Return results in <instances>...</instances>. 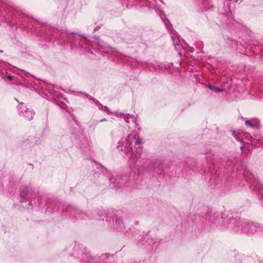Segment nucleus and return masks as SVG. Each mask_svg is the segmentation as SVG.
I'll list each match as a JSON object with an SVG mask.
<instances>
[{"mask_svg": "<svg viewBox=\"0 0 263 263\" xmlns=\"http://www.w3.org/2000/svg\"><path fill=\"white\" fill-rule=\"evenodd\" d=\"M204 154L206 155V160L208 163L210 162L212 160V157H214L215 156L214 153H212L211 151L205 153Z\"/></svg>", "mask_w": 263, "mask_h": 263, "instance_id": "nucleus-21", "label": "nucleus"}, {"mask_svg": "<svg viewBox=\"0 0 263 263\" xmlns=\"http://www.w3.org/2000/svg\"><path fill=\"white\" fill-rule=\"evenodd\" d=\"M135 152L132 150V148L126 147L125 149V154L128 159V165L131 170L134 171H139L141 168L151 171L152 163L151 155L148 153L142 151L140 146Z\"/></svg>", "mask_w": 263, "mask_h": 263, "instance_id": "nucleus-3", "label": "nucleus"}, {"mask_svg": "<svg viewBox=\"0 0 263 263\" xmlns=\"http://www.w3.org/2000/svg\"><path fill=\"white\" fill-rule=\"evenodd\" d=\"M29 165H30V166H32V168H33V165L31 163L29 164Z\"/></svg>", "mask_w": 263, "mask_h": 263, "instance_id": "nucleus-38", "label": "nucleus"}, {"mask_svg": "<svg viewBox=\"0 0 263 263\" xmlns=\"http://www.w3.org/2000/svg\"><path fill=\"white\" fill-rule=\"evenodd\" d=\"M98 47L100 48V50H102L103 52H108L109 51V49H110V47L106 44L105 43L100 41L97 43Z\"/></svg>", "mask_w": 263, "mask_h": 263, "instance_id": "nucleus-17", "label": "nucleus"}, {"mask_svg": "<svg viewBox=\"0 0 263 263\" xmlns=\"http://www.w3.org/2000/svg\"><path fill=\"white\" fill-rule=\"evenodd\" d=\"M263 233V224L252 221L250 235Z\"/></svg>", "mask_w": 263, "mask_h": 263, "instance_id": "nucleus-16", "label": "nucleus"}, {"mask_svg": "<svg viewBox=\"0 0 263 263\" xmlns=\"http://www.w3.org/2000/svg\"><path fill=\"white\" fill-rule=\"evenodd\" d=\"M104 170L109 177V186L111 188L119 187L122 186L124 183H126V176H119L116 174H112L109 172L106 168L103 166H100V171L103 173V171Z\"/></svg>", "mask_w": 263, "mask_h": 263, "instance_id": "nucleus-9", "label": "nucleus"}, {"mask_svg": "<svg viewBox=\"0 0 263 263\" xmlns=\"http://www.w3.org/2000/svg\"><path fill=\"white\" fill-rule=\"evenodd\" d=\"M105 217V222L104 225L107 227L113 228L118 232H122L125 229L124 223L122 220L116 215L109 216L107 215Z\"/></svg>", "mask_w": 263, "mask_h": 263, "instance_id": "nucleus-10", "label": "nucleus"}, {"mask_svg": "<svg viewBox=\"0 0 263 263\" xmlns=\"http://www.w3.org/2000/svg\"><path fill=\"white\" fill-rule=\"evenodd\" d=\"M243 176L246 179L247 181H248L250 179V176H253L251 173H250L249 171L245 170L243 172Z\"/></svg>", "mask_w": 263, "mask_h": 263, "instance_id": "nucleus-23", "label": "nucleus"}, {"mask_svg": "<svg viewBox=\"0 0 263 263\" xmlns=\"http://www.w3.org/2000/svg\"><path fill=\"white\" fill-rule=\"evenodd\" d=\"M171 37H172V40H173V43H174V44L175 45L176 44H178V43L177 42H176H176H175V40H174V36H172Z\"/></svg>", "mask_w": 263, "mask_h": 263, "instance_id": "nucleus-33", "label": "nucleus"}, {"mask_svg": "<svg viewBox=\"0 0 263 263\" xmlns=\"http://www.w3.org/2000/svg\"><path fill=\"white\" fill-rule=\"evenodd\" d=\"M125 146H124V149H125V147H126L127 146L132 148V145H133V143H134V144L135 145H137L140 144H141L142 142V139L136 138V135H129V134L128 135L127 137L125 138ZM121 142H122V141H121L118 143L119 145L117 146V148L119 150L120 149L121 151H123V149L122 148L123 144L121 145ZM132 150L133 151V148H132ZM124 151L125 152V149H124Z\"/></svg>", "mask_w": 263, "mask_h": 263, "instance_id": "nucleus-12", "label": "nucleus"}, {"mask_svg": "<svg viewBox=\"0 0 263 263\" xmlns=\"http://www.w3.org/2000/svg\"><path fill=\"white\" fill-rule=\"evenodd\" d=\"M253 191L257 195L262 206H263V184L259 182H256L254 186Z\"/></svg>", "mask_w": 263, "mask_h": 263, "instance_id": "nucleus-14", "label": "nucleus"}, {"mask_svg": "<svg viewBox=\"0 0 263 263\" xmlns=\"http://www.w3.org/2000/svg\"><path fill=\"white\" fill-rule=\"evenodd\" d=\"M99 109L101 110H104V106L102 104V106H98Z\"/></svg>", "mask_w": 263, "mask_h": 263, "instance_id": "nucleus-31", "label": "nucleus"}, {"mask_svg": "<svg viewBox=\"0 0 263 263\" xmlns=\"http://www.w3.org/2000/svg\"><path fill=\"white\" fill-rule=\"evenodd\" d=\"M91 100L93 101L94 103L96 104L98 106H102V104H101L97 99L93 98V99H91Z\"/></svg>", "mask_w": 263, "mask_h": 263, "instance_id": "nucleus-25", "label": "nucleus"}, {"mask_svg": "<svg viewBox=\"0 0 263 263\" xmlns=\"http://www.w3.org/2000/svg\"><path fill=\"white\" fill-rule=\"evenodd\" d=\"M80 93L83 94L85 97H86L87 98H88L89 100H91V99H93V97H92L91 96L88 95V93L86 92H80Z\"/></svg>", "mask_w": 263, "mask_h": 263, "instance_id": "nucleus-24", "label": "nucleus"}, {"mask_svg": "<svg viewBox=\"0 0 263 263\" xmlns=\"http://www.w3.org/2000/svg\"><path fill=\"white\" fill-rule=\"evenodd\" d=\"M135 233V235H134V237H135V238H136V235L138 234V233L137 231H136Z\"/></svg>", "mask_w": 263, "mask_h": 263, "instance_id": "nucleus-36", "label": "nucleus"}, {"mask_svg": "<svg viewBox=\"0 0 263 263\" xmlns=\"http://www.w3.org/2000/svg\"><path fill=\"white\" fill-rule=\"evenodd\" d=\"M104 109L105 110H104L106 111L107 114H110L111 113L110 112L109 108L107 106H104Z\"/></svg>", "mask_w": 263, "mask_h": 263, "instance_id": "nucleus-28", "label": "nucleus"}, {"mask_svg": "<svg viewBox=\"0 0 263 263\" xmlns=\"http://www.w3.org/2000/svg\"><path fill=\"white\" fill-rule=\"evenodd\" d=\"M255 45H258L257 43L256 44H254Z\"/></svg>", "mask_w": 263, "mask_h": 263, "instance_id": "nucleus-42", "label": "nucleus"}, {"mask_svg": "<svg viewBox=\"0 0 263 263\" xmlns=\"http://www.w3.org/2000/svg\"><path fill=\"white\" fill-rule=\"evenodd\" d=\"M214 161V159H212V160L211 161ZM213 163H214V162H213Z\"/></svg>", "mask_w": 263, "mask_h": 263, "instance_id": "nucleus-43", "label": "nucleus"}, {"mask_svg": "<svg viewBox=\"0 0 263 263\" xmlns=\"http://www.w3.org/2000/svg\"><path fill=\"white\" fill-rule=\"evenodd\" d=\"M208 87L215 92H222L224 91L223 89L220 88L218 87L213 86V85L210 84H208Z\"/></svg>", "mask_w": 263, "mask_h": 263, "instance_id": "nucleus-19", "label": "nucleus"}, {"mask_svg": "<svg viewBox=\"0 0 263 263\" xmlns=\"http://www.w3.org/2000/svg\"><path fill=\"white\" fill-rule=\"evenodd\" d=\"M61 210L63 216H69L72 219L73 222L80 220L92 218V216L84 211L70 205H62Z\"/></svg>", "mask_w": 263, "mask_h": 263, "instance_id": "nucleus-7", "label": "nucleus"}, {"mask_svg": "<svg viewBox=\"0 0 263 263\" xmlns=\"http://www.w3.org/2000/svg\"><path fill=\"white\" fill-rule=\"evenodd\" d=\"M64 253L69 259H77L81 263H100L101 261L99 256L92 257L82 245H70L65 249Z\"/></svg>", "mask_w": 263, "mask_h": 263, "instance_id": "nucleus-4", "label": "nucleus"}, {"mask_svg": "<svg viewBox=\"0 0 263 263\" xmlns=\"http://www.w3.org/2000/svg\"><path fill=\"white\" fill-rule=\"evenodd\" d=\"M137 63H138L139 64H146L147 63L146 62H141V61H137Z\"/></svg>", "mask_w": 263, "mask_h": 263, "instance_id": "nucleus-35", "label": "nucleus"}, {"mask_svg": "<svg viewBox=\"0 0 263 263\" xmlns=\"http://www.w3.org/2000/svg\"><path fill=\"white\" fill-rule=\"evenodd\" d=\"M116 114L117 115V116L119 118H121L124 115V114L121 112L118 113L117 112H116Z\"/></svg>", "mask_w": 263, "mask_h": 263, "instance_id": "nucleus-29", "label": "nucleus"}, {"mask_svg": "<svg viewBox=\"0 0 263 263\" xmlns=\"http://www.w3.org/2000/svg\"><path fill=\"white\" fill-rule=\"evenodd\" d=\"M17 112L20 116L28 121L32 120L34 115L33 110L27 107L23 102L20 103V105L17 106Z\"/></svg>", "mask_w": 263, "mask_h": 263, "instance_id": "nucleus-11", "label": "nucleus"}, {"mask_svg": "<svg viewBox=\"0 0 263 263\" xmlns=\"http://www.w3.org/2000/svg\"><path fill=\"white\" fill-rule=\"evenodd\" d=\"M229 223L231 224L230 229L233 232L241 234L243 233L250 235L252 221L240 218H229Z\"/></svg>", "mask_w": 263, "mask_h": 263, "instance_id": "nucleus-8", "label": "nucleus"}, {"mask_svg": "<svg viewBox=\"0 0 263 263\" xmlns=\"http://www.w3.org/2000/svg\"><path fill=\"white\" fill-rule=\"evenodd\" d=\"M158 170L161 174L164 172L163 162L160 159H156L151 164V171H155Z\"/></svg>", "mask_w": 263, "mask_h": 263, "instance_id": "nucleus-15", "label": "nucleus"}, {"mask_svg": "<svg viewBox=\"0 0 263 263\" xmlns=\"http://www.w3.org/2000/svg\"><path fill=\"white\" fill-rule=\"evenodd\" d=\"M99 121L93 120V119L90 120L88 123V125L89 128L90 130L94 131L96 127L99 124Z\"/></svg>", "mask_w": 263, "mask_h": 263, "instance_id": "nucleus-18", "label": "nucleus"}, {"mask_svg": "<svg viewBox=\"0 0 263 263\" xmlns=\"http://www.w3.org/2000/svg\"><path fill=\"white\" fill-rule=\"evenodd\" d=\"M3 52V51L2 50H0V53Z\"/></svg>", "mask_w": 263, "mask_h": 263, "instance_id": "nucleus-40", "label": "nucleus"}, {"mask_svg": "<svg viewBox=\"0 0 263 263\" xmlns=\"http://www.w3.org/2000/svg\"><path fill=\"white\" fill-rule=\"evenodd\" d=\"M99 121V122H104V121H107V120H106V118H102V119H100Z\"/></svg>", "mask_w": 263, "mask_h": 263, "instance_id": "nucleus-34", "label": "nucleus"}, {"mask_svg": "<svg viewBox=\"0 0 263 263\" xmlns=\"http://www.w3.org/2000/svg\"><path fill=\"white\" fill-rule=\"evenodd\" d=\"M225 214H220L217 212L209 211L205 215V218L210 223L212 227L217 228L219 230H224L226 228H230L231 224L229 218L226 219Z\"/></svg>", "mask_w": 263, "mask_h": 263, "instance_id": "nucleus-6", "label": "nucleus"}, {"mask_svg": "<svg viewBox=\"0 0 263 263\" xmlns=\"http://www.w3.org/2000/svg\"><path fill=\"white\" fill-rule=\"evenodd\" d=\"M33 193L34 190L30 184L22 186L20 193V202H23L29 200L28 205L31 206L30 209L36 208L41 212L46 213L48 210L49 212L60 210V203L47 197H37L35 199L33 197Z\"/></svg>", "mask_w": 263, "mask_h": 263, "instance_id": "nucleus-2", "label": "nucleus"}, {"mask_svg": "<svg viewBox=\"0 0 263 263\" xmlns=\"http://www.w3.org/2000/svg\"><path fill=\"white\" fill-rule=\"evenodd\" d=\"M245 124L246 126H249L252 128H258V126L252 123L250 120H247L245 121Z\"/></svg>", "mask_w": 263, "mask_h": 263, "instance_id": "nucleus-22", "label": "nucleus"}, {"mask_svg": "<svg viewBox=\"0 0 263 263\" xmlns=\"http://www.w3.org/2000/svg\"><path fill=\"white\" fill-rule=\"evenodd\" d=\"M97 215L100 217L99 220H101L102 221H105V217L108 215L107 214H104V211L103 210H99L97 212Z\"/></svg>", "mask_w": 263, "mask_h": 263, "instance_id": "nucleus-20", "label": "nucleus"}, {"mask_svg": "<svg viewBox=\"0 0 263 263\" xmlns=\"http://www.w3.org/2000/svg\"><path fill=\"white\" fill-rule=\"evenodd\" d=\"M124 116V120L126 121V122H128L127 121V120L129 119L130 118L132 117V116L128 114H125V115H123Z\"/></svg>", "mask_w": 263, "mask_h": 263, "instance_id": "nucleus-26", "label": "nucleus"}, {"mask_svg": "<svg viewBox=\"0 0 263 263\" xmlns=\"http://www.w3.org/2000/svg\"><path fill=\"white\" fill-rule=\"evenodd\" d=\"M101 26H102V25H101L97 26V27L94 29V30H93V32H95V31H97V30H99V29L101 28Z\"/></svg>", "mask_w": 263, "mask_h": 263, "instance_id": "nucleus-30", "label": "nucleus"}, {"mask_svg": "<svg viewBox=\"0 0 263 263\" xmlns=\"http://www.w3.org/2000/svg\"><path fill=\"white\" fill-rule=\"evenodd\" d=\"M38 33L42 36V40L47 43V45L43 44V46L48 47L51 43L54 46L60 44H67L69 45L71 49L78 47L80 50H82L84 47L81 37L86 39L84 34H80L77 33L68 34L65 32L55 29H50L44 33L38 32Z\"/></svg>", "mask_w": 263, "mask_h": 263, "instance_id": "nucleus-1", "label": "nucleus"}, {"mask_svg": "<svg viewBox=\"0 0 263 263\" xmlns=\"http://www.w3.org/2000/svg\"><path fill=\"white\" fill-rule=\"evenodd\" d=\"M7 77L10 80H12L13 79V76L10 74L8 75Z\"/></svg>", "mask_w": 263, "mask_h": 263, "instance_id": "nucleus-32", "label": "nucleus"}, {"mask_svg": "<svg viewBox=\"0 0 263 263\" xmlns=\"http://www.w3.org/2000/svg\"><path fill=\"white\" fill-rule=\"evenodd\" d=\"M14 99H15V100H16L19 103H20V102H19L18 100L16 98H15Z\"/></svg>", "mask_w": 263, "mask_h": 263, "instance_id": "nucleus-39", "label": "nucleus"}, {"mask_svg": "<svg viewBox=\"0 0 263 263\" xmlns=\"http://www.w3.org/2000/svg\"><path fill=\"white\" fill-rule=\"evenodd\" d=\"M23 25L24 26H23V27H23V28H26V26H25L24 24H23ZM29 27V26H28V25H27V26H26V27Z\"/></svg>", "mask_w": 263, "mask_h": 263, "instance_id": "nucleus-37", "label": "nucleus"}, {"mask_svg": "<svg viewBox=\"0 0 263 263\" xmlns=\"http://www.w3.org/2000/svg\"><path fill=\"white\" fill-rule=\"evenodd\" d=\"M76 125L70 124L68 127V133L71 135V138L80 146L84 152L86 158L90 157L91 151L90 149L89 140L84 136V130L79 125L78 121L73 118Z\"/></svg>", "mask_w": 263, "mask_h": 263, "instance_id": "nucleus-5", "label": "nucleus"}, {"mask_svg": "<svg viewBox=\"0 0 263 263\" xmlns=\"http://www.w3.org/2000/svg\"><path fill=\"white\" fill-rule=\"evenodd\" d=\"M236 2H237L238 0H234Z\"/></svg>", "mask_w": 263, "mask_h": 263, "instance_id": "nucleus-41", "label": "nucleus"}, {"mask_svg": "<svg viewBox=\"0 0 263 263\" xmlns=\"http://www.w3.org/2000/svg\"><path fill=\"white\" fill-rule=\"evenodd\" d=\"M143 238V235H138V237L137 238V239H138V242H137V244H138L139 243H140V241Z\"/></svg>", "mask_w": 263, "mask_h": 263, "instance_id": "nucleus-27", "label": "nucleus"}, {"mask_svg": "<svg viewBox=\"0 0 263 263\" xmlns=\"http://www.w3.org/2000/svg\"><path fill=\"white\" fill-rule=\"evenodd\" d=\"M219 17L221 20V25H228L229 28H232V25H233L235 21L233 20V17L231 11L227 12L226 14H220Z\"/></svg>", "mask_w": 263, "mask_h": 263, "instance_id": "nucleus-13", "label": "nucleus"}]
</instances>
